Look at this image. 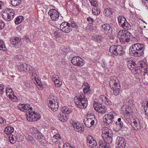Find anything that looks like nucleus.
<instances>
[{"label":"nucleus","mask_w":148,"mask_h":148,"mask_svg":"<svg viewBox=\"0 0 148 148\" xmlns=\"http://www.w3.org/2000/svg\"><path fill=\"white\" fill-rule=\"evenodd\" d=\"M53 79L56 86L59 87L62 84V82L58 75H54L53 76Z\"/></svg>","instance_id":"obj_17"},{"label":"nucleus","mask_w":148,"mask_h":148,"mask_svg":"<svg viewBox=\"0 0 148 148\" xmlns=\"http://www.w3.org/2000/svg\"><path fill=\"white\" fill-rule=\"evenodd\" d=\"M99 110L98 112L101 114H104L105 113L106 110V108L105 106L103 105L102 104V106L100 108H99Z\"/></svg>","instance_id":"obj_35"},{"label":"nucleus","mask_w":148,"mask_h":148,"mask_svg":"<svg viewBox=\"0 0 148 148\" xmlns=\"http://www.w3.org/2000/svg\"><path fill=\"white\" fill-rule=\"evenodd\" d=\"M10 2L12 5L14 6H16L21 3L20 0H11Z\"/></svg>","instance_id":"obj_33"},{"label":"nucleus","mask_w":148,"mask_h":148,"mask_svg":"<svg viewBox=\"0 0 148 148\" xmlns=\"http://www.w3.org/2000/svg\"><path fill=\"white\" fill-rule=\"evenodd\" d=\"M127 66L129 69H134L136 64L134 62L132 61V59L130 58H128L127 59Z\"/></svg>","instance_id":"obj_18"},{"label":"nucleus","mask_w":148,"mask_h":148,"mask_svg":"<svg viewBox=\"0 0 148 148\" xmlns=\"http://www.w3.org/2000/svg\"><path fill=\"white\" fill-rule=\"evenodd\" d=\"M106 100H105L104 101V103H106V104L108 105H110L111 104V101H110L109 99L107 98V97L106 98Z\"/></svg>","instance_id":"obj_53"},{"label":"nucleus","mask_w":148,"mask_h":148,"mask_svg":"<svg viewBox=\"0 0 148 148\" xmlns=\"http://www.w3.org/2000/svg\"><path fill=\"white\" fill-rule=\"evenodd\" d=\"M14 131V128L11 126H8L5 127L4 132L7 135H12V133Z\"/></svg>","instance_id":"obj_20"},{"label":"nucleus","mask_w":148,"mask_h":148,"mask_svg":"<svg viewBox=\"0 0 148 148\" xmlns=\"http://www.w3.org/2000/svg\"><path fill=\"white\" fill-rule=\"evenodd\" d=\"M102 136L103 139V142L101 140L99 141V148H110L109 144L112 142V135L106 130H102Z\"/></svg>","instance_id":"obj_1"},{"label":"nucleus","mask_w":148,"mask_h":148,"mask_svg":"<svg viewBox=\"0 0 148 148\" xmlns=\"http://www.w3.org/2000/svg\"><path fill=\"white\" fill-rule=\"evenodd\" d=\"M27 139L32 143L34 144V140L32 136L28 135L27 138Z\"/></svg>","instance_id":"obj_49"},{"label":"nucleus","mask_w":148,"mask_h":148,"mask_svg":"<svg viewBox=\"0 0 148 148\" xmlns=\"http://www.w3.org/2000/svg\"><path fill=\"white\" fill-rule=\"evenodd\" d=\"M84 121L86 126L88 127H90L95 123L94 120L90 118H88L86 120H84Z\"/></svg>","instance_id":"obj_19"},{"label":"nucleus","mask_w":148,"mask_h":148,"mask_svg":"<svg viewBox=\"0 0 148 148\" xmlns=\"http://www.w3.org/2000/svg\"><path fill=\"white\" fill-rule=\"evenodd\" d=\"M106 97L104 95H102L100 96L99 99L101 101H103V102H104V101L106 100Z\"/></svg>","instance_id":"obj_57"},{"label":"nucleus","mask_w":148,"mask_h":148,"mask_svg":"<svg viewBox=\"0 0 148 148\" xmlns=\"http://www.w3.org/2000/svg\"><path fill=\"white\" fill-rule=\"evenodd\" d=\"M57 116L58 119L62 122H65L67 120L68 116L65 114H58Z\"/></svg>","instance_id":"obj_22"},{"label":"nucleus","mask_w":148,"mask_h":148,"mask_svg":"<svg viewBox=\"0 0 148 148\" xmlns=\"http://www.w3.org/2000/svg\"><path fill=\"white\" fill-rule=\"evenodd\" d=\"M21 39L18 37H14L10 39V43L12 45H15L19 43Z\"/></svg>","instance_id":"obj_23"},{"label":"nucleus","mask_w":148,"mask_h":148,"mask_svg":"<svg viewBox=\"0 0 148 148\" xmlns=\"http://www.w3.org/2000/svg\"><path fill=\"white\" fill-rule=\"evenodd\" d=\"M102 106V104L100 103H96L93 105V107L95 110L98 112L99 110V108Z\"/></svg>","instance_id":"obj_34"},{"label":"nucleus","mask_w":148,"mask_h":148,"mask_svg":"<svg viewBox=\"0 0 148 148\" xmlns=\"http://www.w3.org/2000/svg\"><path fill=\"white\" fill-rule=\"evenodd\" d=\"M71 63L74 65L82 66L84 63V61L82 58L78 56H75L71 60Z\"/></svg>","instance_id":"obj_8"},{"label":"nucleus","mask_w":148,"mask_h":148,"mask_svg":"<svg viewBox=\"0 0 148 148\" xmlns=\"http://www.w3.org/2000/svg\"><path fill=\"white\" fill-rule=\"evenodd\" d=\"M103 14L105 16H109L112 14V9L109 8L105 9L103 11Z\"/></svg>","instance_id":"obj_27"},{"label":"nucleus","mask_w":148,"mask_h":148,"mask_svg":"<svg viewBox=\"0 0 148 148\" xmlns=\"http://www.w3.org/2000/svg\"><path fill=\"white\" fill-rule=\"evenodd\" d=\"M48 14L50 15L51 19L53 21L57 20L59 17V14L57 11L55 9H50L48 12Z\"/></svg>","instance_id":"obj_10"},{"label":"nucleus","mask_w":148,"mask_h":148,"mask_svg":"<svg viewBox=\"0 0 148 148\" xmlns=\"http://www.w3.org/2000/svg\"><path fill=\"white\" fill-rule=\"evenodd\" d=\"M53 137L56 140H58V138H60V136L59 134L56 133V134L54 135Z\"/></svg>","instance_id":"obj_60"},{"label":"nucleus","mask_w":148,"mask_h":148,"mask_svg":"<svg viewBox=\"0 0 148 148\" xmlns=\"http://www.w3.org/2000/svg\"><path fill=\"white\" fill-rule=\"evenodd\" d=\"M6 92L7 95H8V94L10 93L11 94L13 93V92L12 90V89L10 88H6Z\"/></svg>","instance_id":"obj_50"},{"label":"nucleus","mask_w":148,"mask_h":148,"mask_svg":"<svg viewBox=\"0 0 148 148\" xmlns=\"http://www.w3.org/2000/svg\"><path fill=\"white\" fill-rule=\"evenodd\" d=\"M69 23L65 22L62 23L60 25V29L65 33H69L72 30L71 28V26L68 24Z\"/></svg>","instance_id":"obj_12"},{"label":"nucleus","mask_w":148,"mask_h":148,"mask_svg":"<svg viewBox=\"0 0 148 148\" xmlns=\"http://www.w3.org/2000/svg\"><path fill=\"white\" fill-rule=\"evenodd\" d=\"M109 37L110 38V39L112 40V41L111 42H113L114 41V39H115V36H114L112 35H110L109 36Z\"/></svg>","instance_id":"obj_59"},{"label":"nucleus","mask_w":148,"mask_h":148,"mask_svg":"<svg viewBox=\"0 0 148 148\" xmlns=\"http://www.w3.org/2000/svg\"><path fill=\"white\" fill-rule=\"evenodd\" d=\"M68 24L71 26V28H72L76 29L77 26L76 22L74 21L73 20H71V21H69Z\"/></svg>","instance_id":"obj_32"},{"label":"nucleus","mask_w":148,"mask_h":148,"mask_svg":"<svg viewBox=\"0 0 148 148\" xmlns=\"http://www.w3.org/2000/svg\"><path fill=\"white\" fill-rule=\"evenodd\" d=\"M27 69H26V71H31V72H30V74L31 76V77H32V78H35L36 77L35 75L36 74L34 72V68L32 66H30V67H29L28 66L27 68Z\"/></svg>","instance_id":"obj_28"},{"label":"nucleus","mask_w":148,"mask_h":148,"mask_svg":"<svg viewBox=\"0 0 148 148\" xmlns=\"http://www.w3.org/2000/svg\"><path fill=\"white\" fill-rule=\"evenodd\" d=\"M30 67V65H28V64H26L24 63L23 64V70L25 71H26V69H27V67Z\"/></svg>","instance_id":"obj_58"},{"label":"nucleus","mask_w":148,"mask_h":148,"mask_svg":"<svg viewBox=\"0 0 148 148\" xmlns=\"http://www.w3.org/2000/svg\"><path fill=\"white\" fill-rule=\"evenodd\" d=\"M91 4L95 7H97L98 5V3L96 0H89Z\"/></svg>","instance_id":"obj_45"},{"label":"nucleus","mask_w":148,"mask_h":148,"mask_svg":"<svg viewBox=\"0 0 148 148\" xmlns=\"http://www.w3.org/2000/svg\"><path fill=\"white\" fill-rule=\"evenodd\" d=\"M18 108L19 109L22 111L26 112L27 111V108L25 106V105L24 104L19 105Z\"/></svg>","instance_id":"obj_39"},{"label":"nucleus","mask_w":148,"mask_h":148,"mask_svg":"<svg viewBox=\"0 0 148 148\" xmlns=\"http://www.w3.org/2000/svg\"><path fill=\"white\" fill-rule=\"evenodd\" d=\"M138 65H139L140 67H144L145 65V63L143 61H140L138 64Z\"/></svg>","instance_id":"obj_51"},{"label":"nucleus","mask_w":148,"mask_h":148,"mask_svg":"<svg viewBox=\"0 0 148 148\" xmlns=\"http://www.w3.org/2000/svg\"><path fill=\"white\" fill-rule=\"evenodd\" d=\"M74 100L76 106L80 108L84 109L87 106V101L84 95L83 97L81 95L76 96L74 98Z\"/></svg>","instance_id":"obj_3"},{"label":"nucleus","mask_w":148,"mask_h":148,"mask_svg":"<svg viewBox=\"0 0 148 148\" xmlns=\"http://www.w3.org/2000/svg\"><path fill=\"white\" fill-rule=\"evenodd\" d=\"M144 46L142 44L137 43L133 45L130 50L136 56H140L143 54Z\"/></svg>","instance_id":"obj_2"},{"label":"nucleus","mask_w":148,"mask_h":148,"mask_svg":"<svg viewBox=\"0 0 148 148\" xmlns=\"http://www.w3.org/2000/svg\"><path fill=\"white\" fill-rule=\"evenodd\" d=\"M121 26L124 29L126 30H128L129 29H130L131 27L130 25L127 21L123 24V25H122Z\"/></svg>","instance_id":"obj_30"},{"label":"nucleus","mask_w":148,"mask_h":148,"mask_svg":"<svg viewBox=\"0 0 148 148\" xmlns=\"http://www.w3.org/2000/svg\"><path fill=\"white\" fill-rule=\"evenodd\" d=\"M117 115L116 113L115 112H110L109 114L105 115L103 118V121L109 125L110 123L115 117Z\"/></svg>","instance_id":"obj_7"},{"label":"nucleus","mask_w":148,"mask_h":148,"mask_svg":"<svg viewBox=\"0 0 148 148\" xmlns=\"http://www.w3.org/2000/svg\"><path fill=\"white\" fill-rule=\"evenodd\" d=\"M16 68H17L19 71H22L23 70V64H21L20 65H17Z\"/></svg>","instance_id":"obj_48"},{"label":"nucleus","mask_w":148,"mask_h":148,"mask_svg":"<svg viewBox=\"0 0 148 148\" xmlns=\"http://www.w3.org/2000/svg\"><path fill=\"white\" fill-rule=\"evenodd\" d=\"M5 24L4 22L1 20H0V29H3L4 27Z\"/></svg>","instance_id":"obj_54"},{"label":"nucleus","mask_w":148,"mask_h":148,"mask_svg":"<svg viewBox=\"0 0 148 148\" xmlns=\"http://www.w3.org/2000/svg\"><path fill=\"white\" fill-rule=\"evenodd\" d=\"M32 116L33 119L35 120V121L39 119V116H38V113H36L35 112L32 113Z\"/></svg>","instance_id":"obj_36"},{"label":"nucleus","mask_w":148,"mask_h":148,"mask_svg":"<svg viewBox=\"0 0 148 148\" xmlns=\"http://www.w3.org/2000/svg\"><path fill=\"white\" fill-rule=\"evenodd\" d=\"M123 50L122 46L119 45H112L109 48V52L115 55H121Z\"/></svg>","instance_id":"obj_6"},{"label":"nucleus","mask_w":148,"mask_h":148,"mask_svg":"<svg viewBox=\"0 0 148 148\" xmlns=\"http://www.w3.org/2000/svg\"><path fill=\"white\" fill-rule=\"evenodd\" d=\"M31 131L33 136H35L36 137L38 135V134H37V133L39 132L37 130V128L35 127H33L31 129Z\"/></svg>","instance_id":"obj_38"},{"label":"nucleus","mask_w":148,"mask_h":148,"mask_svg":"<svg viewBox=\"0 0 148 148\" xmlns=\"http://www.w3.org/2000/svg\"><path fill=\"white\" fill-rule=\"evenodd\" d=\"M102 32L106 33L107 32L109 33H111L112 32V28L108 24H106L102 25L101 26Z\"/></svg>","instance_id":"obj_16"},{"label":"nucleus","mask_w":148,"mask_h":148,"mask_svg":"<svg viewBox=\"0 0 148 148\" xmlns=\"http://www.w3.org/2000/svg\"><path fill=\"white\" fill-rule=\"evenodd\" d=\"M0 50L4 51L6 50V48L4 42L1 40H0Z\"/></svg>","instance_id":"obj_41"},{"label":"nucleus","mask_w":148,"mask_h":148,"mask_svg":"<svg viewBox=\"0 0 148 148\" xmlns=\"http://www.w3.org/2000/svg\"><path fill=\"white\" fill-rule=\"evenodd\" d=\"M32 112H30V111L28 113V115L27 114V117L26 119L27 120L30 121H35V120H33V118H32Z\"/></svg>","instance_id":"obj_40"},{"label":"nucleus","mask_w":148,"mask_h":148,"mask_svg":"<svg viewBox=\"0 0 148 148\" xmlns=\"http://www.w3.org/2000/svg\"><path fill=\"white\" fill-rule=\"evenodd\" d=\"M37 134H37L38 135H37L36 137L35 136H34V137L37 139L39 140V141L41 142L42 141H43V142L44 143V141H45V138L43 135L39 132L37 133Z\"/></svg>","instance_id":"obj_24"},{"label":"nucleus","mask_w":148,"mask_h":148,"mask_svg":"<svg viewBox=\"0 0 148 148\" xmlns=\"http://www.w3.org/2000/svg\"><path fill=\"white\" fill-rule=\"evenodd\" d=\"M130 107L128 105H124L121 108L122 110L125 112V113H129L130 112Z\"/></svg>","instance_id":"obj_29"},{"label":"nucleus","mask_w":148,"mask_h":148,"mask_svg":"<svg viewBox=\"0 0 148 148\" xmlns=\"http://www.w3.org/2000/svg\"><path fill=\"white\" fill-rule=\"evenodd\" d=\"M143 75L144 76L143 78L145 79H148V73H144V72H143Z\"/></svg>","instance_id":"obj_62"},{"label":"nucleus","mask_w":148,"mask_h":148,"mask_svg":"<svg viewBox=\"0 0 148 148\" xmlns=\"http://www.w3.org/2000/svg\"><path fill=\"white\" fill-rule=\"evenodd\" d=\"M112 62H109V64H107V65H106V67L108 68H110L111 66H112V65L111 64L112 63Z\"/></svg>","instance_id":"obj_64"},{"label":"nucleus","mask_w":148,"mask_h":148,"mask_svg":"<svg viewBox=\"0 0 148 148\" xmlns=\"http://www.w3.org/2000/svg\"><path fill=\"white\" fill-rule=\"evenodd\" d=\"M85 87H84L83 91L84 93H90V86L88 84H85Z\"/></svg>","instance_id":"obj_37"},{"label":"nucleus","mask_w":148,"mask_h":148,"mask_svg":"<svg viewBox=\"0 0 148 148\" xmlns=\"http://www.w3.org/2000/svg\"><path fill=\"white\" fill-rule=\"evenodd\" d=\"M92 13L95 15H97L99 14L100 12V10L97 8L96 7L94 9H92Z\"/></svg>","instance_id":"obj_42"},{"label":"nucleus","mask_w":148,"mask_h":148,"mask_svg":"<svg viewBox=\"0 0 148 148\" xmlns=\"http://www.w3.org/2000/svg\"><path fill=\"white\" fill-rule=\"evenodd\" d=\"M54 35L56 38L59 37L60 34L57 31H55L54 32Z\"/></svg>","instance_id":"obj_61"},{"label":"nucleus","mask_w":148,"mask_h":148,"mask_svg":"<svg viewBox=\"0 0 148 148\" xmlns=\"http://www.w3.org/2000/svg\"><path fill=\"white\" fill-rule=\"evenodd\" d=\"M87 145L90 147L97 148V143L95 140L91 136H88L87 137Z\"/></svg>","instance_id":"obj_9"},{"label":"nucleus","mask_w":148,"mask_h":148,"mask_svg":"<svg viewBox=\"0 0 148 148\" xmlns=\"http://www.w3.org/2000/svg\"><path fill=\"white\" fill-rule=\"evenodd\" d=\"M123 123L122 122H120L119 125L116 127H115V130L118 131L120 130L123 127Z\"/></svg>","instance_id":"obj_46"},{"label":"nucleus","mask_w":148,"mask_h":148,"mask_svg":"<svg viewBox=\"0 0 148 148\" xmlns=\"http://www.w3.org/2000/svg\"><path fill=\"white\" fill-rule=\"evenodd\" d=\"M92 38L95 40H101L102 37L101 35L97 34L93 36Z\"/></svg>","instance_id":"obj_43"},{"label":"nucleus","mask_w":148,"mask_h":148,"mask_svg":"<svg viewBox=\"0 0 148 148\" xmlns=\"http://www.w3.org/2000/svg\"><path fill=\"white\" fill-rule=\"evenodd\" d=\"M116 143L117 145L116 148H125L126 146V141L125 139L119 137Z\"/></svg>","instance_id":"obj_15"},{"label":"nucleus","mask_w":148,"mask_h":148,"mask_svg":"<svg viewBox=\"0 0 148 148\" xmlns=\"http://www.w3.org/2000/svg\"><path fill=\"white\" fill-rule=\"evenodd\" d=\"M24 18V17L21 16H20L17 17L16 18V20L15 21V23L17 25L19 24L23 21Z\"/></svg>","instance_id":"obj_31"},{"label":"nucleus","mask_w":148,"mask_h":148,"mask_svg":"<svg viewBox=\"0 0 148 148\" xmlns=\"http://www.w3.org/2000/svg\"><path fill=\"white\" fill-rule=\"evenodd\" d=\"M2 18L6 21H9L14 18V13L12 9L7 8L1 12Z\"/></svg>","instance_id":"obj_4"},{"label":"nucleus","mask_w":148,"mask_h":148,"mask_svg":"<svg viewBox=\"0 0 148 148\" xmlns=\"http://www.w3.org/2000/svg\"><path fill=\"white\" fill-rule=\"evenodd\" d=\"M49 107L53 111H56L58 109L59 106L58 103L54 99L49 101Z\"/></svg>","instance_id":"obj_13"},{"label":"nucleus","mask_w":148,"mask_h":148,"mask_svg":"<svg viewBox=\"0 0 148 148\" xmlns=\"http://www.w3.org/2000/svg\"><path fill=\"white\" fill-rule=\"evenodd\" d=\"M16 140L18 142H20L23 140V138L21 135H18L16 137Z\"/></svg>","instance_id":"obj_47"},{"label":"nucleus","mask_w":148,"mask_h":148,"mask_svg":"<svg viewBox=\"0 0 148 148\" xmlns=\"http://www.w3.org/2000/svg\"><path fill=\"white\" fill-rule=\"evenodd\" d=\"M144 110L146 115L148 116V102L144 107Z\"/></svg>","instance_id":"obj_52"},{"label":"nucleus","mask_w":148,"mask_h":148,"mask_svg":"<svg viewBox=\"0 0 148 148\" xmlns=\"http://www.w3.org/2000/svg\"><path fill=\"white\" fill-rule=\"evenodd\" d=\"M110 88L113 90L114 94L117 95L120 93V85L118 80L113 79L111 80L109 82Z\"/></svg>","instance_id":"obj_5"},{"label":"nucleus","mask_w":148,"mask_h":148,"mask_svg":"<svg viewBox=\"0 0 148 148\" xmlns=\"http://www.w3.org/2000/svg\"><path fill=\"white\" fill-rule=\"evenodd\" d=\"M118 23L121 26L126 21V18L122 16H119L118 17Z\"/></svg>","instance_id":"obj_26"},{"label":"nucleus","mask_w":148,"mask_h":148,"mask_svg":"<svg viewBox=\"0 0 148 148\" xmlns=\"http://www.w3.org/2000/svg\"><path fill=\"white\" fill-rule=\"evenodd\" d=\"M71 110L68 108V107L64 106L61 109V111L62 113L66 114H68L71 112Z\"/></svg>","instance_id":"obj_25"},{"label":"nucleus","mask_w":148,"mask_h":148,"mask_svg":"<svg viewBox=\"0 0 148 148\" xmlns=\"http://www.w3.org/2000/svg\"><path fill=\"white\" fill-rule=\"evenodd\" d=\"M63 148H73L68 143H65L63 145Z\"/></svg>","instance_id":"obj_55"},{"label":"nucleus","mask_w":148,"mask_h":148,"mask_svg":"<svg viewBox=\"0 0 148 148\" xmlns=\"http://www.w3.org/2000/svg\"><path fill=\"white\" fill-rule=\"evenodd\" d=\"M87 20L89 22L90 24H92L94 22V20L93 18L90 17L88 18H87Z\"/></svg>","instance_id":"obj_56"},{"label":"nucleus","mask_w":148,"mask_h":148,"mask_svg":"<svg viewBox=\"0 0 148 148\" xmlns=\"http://www.w3.org/2000/svg\"><path fill=\"white\" fill-rule=\"evenodd\" d=\"M3 123L5 124L6 123V122L4 121L2 118L0 117V123L2 124Z\"/></svg>","instance_id":"obj_63"},{"label":"nucleus","mask_w":148,"mask_h":148,"mask_svg":"<svg viewBox=\"0 0 148 148\" xmlns=\"http://www.w3.org/2000/svg\"><path fill=\"white\" fill-rule=\"evenodd\" d=\"M125 30H120L117 34V37L122 40L124 39H127L126 38L127 34L125 33Z\"/></svg>","instance_id":"obj_21"},{"label":"nucleus","mask_w":148,"mask_h":148,"mask_svg":"<svg viewBox=\"0 0 148 148\" xmlns=\"http://www.w3.org/2000/svg\"><path fill=\"white\" fill-rule=\"evenodd\" d=\"M71 123H72L76 131L81 132L84 131V126L83 125L73 121H71Z\"/></svg>","instance_id":"obj_11"},{"label":"nucleus","mask_w":148,"mask_h":148,"mask_svg":"<svg viewBox=\"0 0 148 148\" xmlns=\"http://www.w3.org/2000/svg\"><path fill=\"white\" fill-rule=\"evenodd\" d=\"M130 124L134 129L137 130L141 128V125L138 119H133L131 121Z\"/></svg>","instance_id":"obj_14"},{"label":"nucleus","mask_w":148,"mask_h":148,"mask_svg":"<svg viewBox=\"0 0 148 148\" xmlns=\"http://www.w3.org/2000/svg\"><path fill=\"white\" fill-rule=\"evenodd\" d=\"M15 138V136H13L12 134L9 136V138L10 143L13 144L15 143L16 140L14 139Z\"/></svg>","instance_id":"obj_44"}]
</instances>
